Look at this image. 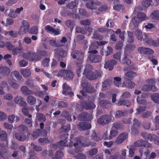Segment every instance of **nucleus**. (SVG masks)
Wrapping results in <instances>:
<instances>
[{
	"instance_id": "nucleus-19",
	"label": "nucleus",
	"mask_w": 159,
	"mask_h": 159,
	"mask_svg": "<svg viewBox=\"0 0 159 159\" xmlns=\"http://www.w3.org/2000/svg\"><path fill=\"white\" fill-rule=\"evenodd\" d=\"M128 135L127 134L125 133L120 134L117 137L115 142L117 144L122 143L128 137Z\"/></svg>"
},
{
	"instance_id": "nucleus-55",
	"label": "nucleus",
	"mask_w": 159,
	"mask_h": 159,
	"mask_svg": "<svg viewBox=\"0 0 159 159\" xmlns=\"http://www.w3.org/2000/svg\"><path fill=\"white\" fill-rule=\"evenodd\" d=\"M66 25L68 27L70 28V30H72L74 27V23L71 20H68L65 22Z\"/></svg>"
},
{
	"instance_id": "nucleus-31",
	"label": "nucleus",
	"mask_w": 159,
	"mask_h": 159,
	"mask_svg": "<svg viewBox=\"0 0 159 159\" xmlns=\"http://www.w3.org/2000/svg\"><path fill=\"white\" fill-rule=\"evenodd\" d=\"M10 73L9 68L5 66H0V73L4 75H7Z\"/></svg>"
},
{
	"instance_id": "nucleus-43",
	"label": "nucleus",
	"mask_w": 159,
	"mask_h": 159,
	"mask_svg": "<svg viewBox=\"0 0 159 159\" xmlns=\"http://www.w3.org/2000/svg\"><path fill=\"white\" fill-rule=\"evenodd\" d=\"M7 139V134L5 131H0V140L2 141H6Z\"/></svg>"
},
{
	"instance_id": "nucleus-59",
	"label": "nucleus",
	"mask_w": 159,
	"mask_h": 159,
	"mask_svg": "<svg viewBox=\"0 0 159 159\" xmlns=\"http://www.w3.org/2000/svg\"><path fill=\"white\" fill-rule=\"evenodd\" d=\"M92 38L93 39H96L99 40H103L104 36L103 35H101L99 34L96 33L93 34L92 36Z\"/></svg>"
},
{
	"instance_id": "nucleus-5",
	"label": "nucleus",
	"mask_w": 159,
	"mask_h": 159,
	"mask_svg": "<svg viewBox=\"0 0 159 159\" xmlns=\"http://www.w3.org/2000/svg\"><path fill=\"white\" fill-rule=\"evenodd\" d=\"M11 157V154L5 145L0 144V159H9Z\"/></svg>"
},
{
	"instance_id": "nucleus-36",
	"label": "nucleus",
	"mask_w": 159,
	"mask_h": 159,
	"mask_svg": "<svg viewBox=\"0 0 159 159\" xmlns=\"http://www.w3.org/2000/svg\"><path fill=\"white\" fill-rule=\"evenodd\" d=\"M64 154L61 150H58L55 154L52 156V159H61L63 156Z\"/></svg>"
},
{
	"instance_id": "nucleus-48",
	"label": "nucleus",
	"mask_w": 159,
	"mask_h": 159,
	"mask_svg": "<svg viewBox=\"0 0 159 159\" xmlns=\"http://www.w3.org/2000/svg\"><path fill=\"white\" fill-rule=\"evenodd\" d=\"M113 126L115 128L117 129L122 130L123 129L122 124L121 121L114 122L113 124Z\"/></svg>"
},
{
	"instance_id": "nucleus-49",
	"label": "nucleus",
	"mask_w": 159,
	"mask_h": 159,
	"mask_svg": "<svg viewBox=\"0 0 159 159\" xmlns=\"http://www.w3.org/2000/svg\"><path fill=\"white\" fill-rule=\"evenodd\" d=\"M152 99L156 103H159V93H154L151 96Z\"/></svg>"
},
{
	"instance_id": "nucleus-63",
	"label": "nucleus",
	"mask_w": 159,
	"mask_h": 159,
	"mask_svg": "<svg viewBox=\"0 0 159 159\" xmlns=\"http://www.w3.org/2000/svg\"><path fill=\"white\" fill-rule=\"evenodd\" d=\"M61 129L64 132L67 133L70 130V124H68L66 126H62Z\"/></svg>"
},
{
	"instance_id": "nucleus-60",
	"label": "nucleus",
	"mask_w": 159,
	"mask_h": 159,
	"mask_svg": "<svg viewBox=\"0 0 159 159\" xmlns=\"http://www.w3.org/2000/svg\"><path fill=\"white\" fill-rule=\"evenodd\" d=\"M18 129L19 131L24 132H26L28 131V127L25 125H19L18 127Z\"/></svg>"
},
{
	"instance_id": "nucleus-1",
	"label": "nucleus",
	"mask_w": 159,
	"mask_h": 159,
	"mask_svg": "<svg viewBox=\"0 0 159 159\" xmlns=\"http://www.w3.org/2000/svg\"><path fill=\"white\" fill-rule=\"evenodd\" d=\"M93 67L91 65L87 66L84 69L83 74L85 75L86 78L90 80H93L101 77L103 75L102 71L100 70H96L94 71L92 70Z\"/></svg>"
},
{
	"instance_id": "nucleus-50",
	"label": "nucleus",
	"mask_w": 159,
	"mask_h": 159,
	"mask_svg": "<svg viewBox=\"0 0 159 159\" xmlns=\"http://www.w3.org/2000/svg\"><path fill=\"white\" fill-rule=\"evenodd\" d=\"M28 31L29 33L30 34H37L38 33V27L36 26H33Z\"/></svg>"
},
{
	"instance_id": "nucleus-42",
	"label": "nucleus",
	"mask_w": 159,
	"mask_h": 159,
	"mask_svg": "<svg viewBox=\"0 0 159 159\" xmlns=\"http://www.w3.org/2000/svg\"><path fill=\"white\" fill-rule=\"evenodd\" d=\"M136 37L138 39L140 40H143L144 37V34L143 35L142 31L139 30H136L135 32Z\"/></svg>"
},
{
	"instance_id": "nucleus-51",
	"label": "nucleus",
	"mask_w": 159,
	"mask_h": 159,
	"mask_svg": "<svg viewBox=\"0 0 159 159\" xmlns=\"http://www.w3.org/2000/svg\"><path fill=\"white\" fill-rule=\"evenodd\" d=\"M114 84L117 87H119L121 85V78L119 77H116L114 78Z\"/></svg>"
},
{
	"instance_id": "nucleus-13",
	"label": "nucleus",
	"mask_w": 159,
	"mask_h": 159,
	"mask_svg": "<svg viewBox=\"0 0 159 159\" xmlns=\"http://www.w3.org/2000/svg\"><path fill=\"white\" fill-rule=\"evenodd\" d=\"M138 51L140 54L146 55L152 54L154 53L153 50L152 49L142 46L138 48Z\"/></svg>"
},
{
	"instance_id": "nucleus-53",
	"label": "nucleus",
	"mask_w": 159,
	"mask_h": 159,
	"mask_svg": "<svg viewBox=\"0 0 159 159\" xmlns=\"http://www.w3.org/2000/svg\"><path fill=\"white\" fill-rule=\"evenodd\" d=\"M132 22L135 27H138L139 23L142 22L137 17H133L132 19Z\"/></svg>"
},
{
	"instance_id": "nucleus-27",
	"label": "nucleus",
	"mask_w": 159,
	"mask_h": 159,
	"mask_svg": "<svg viewBox=\"0 0 159 159\" xmlns=\"http://www.w3.org/2000/svg\"><path fill=\"white\" fill-rule=\"evenodd\" d=\"M62 89H63L62 93L63 94L65 95H68L69 92L71 91V87L67 83H64L62 86Z\"/></svg>"
},
{
	"instance_id": "nucleus-47",
	"label": "nucleus",
	"mask_w": 159,
	"mask_h": 159,
	"mask_svg": "<svg viewBox=\"0 0 159 159\" xmlns=\"http://www.w3.org/2000/svg\"><path fill=\"white\" fill-rule=\"evenodd\" d=\"M151 17L153 19L159 20V11H154L150 15Z\"/></svg>"
},
{
	"instance_id": "nucleus-25",
	"label": "nucleus",
	"mask_w": 159,
	"mask_h": 159,
	"mask_svg": "<svg viewBox=\"0 0 159 159\" xmlns=\"http://www.w3.org/2000/svg\"><path fill=\"white\" fill-rule=\"evenodd\" d=\"M136 76H137V74L136 72L133 71H129L125 74L124 78L128 81H130L132 80Z\"/></svg>"
},
{
	"instance_id": "nucleus-10",
	"label": "nucleus",
	"mask_w": 159,
	"mask_h": 159,
	"mask_svg": "<svg viewBox=\"0 0 159 159\" xmlns=\"http://www.w3.org/2000/svg\"><path fill=\"white\" fill-rule=\"evenodd\" d=\"M92 118V115L86 112H83L78 116V120L80 121H89Z\"/></svg>"
},
{
	"instance_id": "nucleus-38",
	"label": "nucleus",
	"mask_w": 159,
	"mask_h": 159,
	"mask_svg": "<svg viewBox=\"0 0 159 159\" xmlns=\"http://www.w3.org/2000/svg\"><path fill=\"white\" fill-rule=\"evenodd\" d=\"M130 102L129 100H119L116 104L118 106H124L128 107L130 104Z\"/></svg>"
},
{
	"instance_id": "nucleus-22",
	"label": "nucleus",
	"mask_w": 159,
	"mask_h": 159,
	"mask_svg": "<svg viewBox=\"0 0 159 159\" xmlns=\"http://www.w3.org/2000/svg\"><path fill=\"white\" fill-rule=\"evenodd\" d=\"M81 103L86 110H92L95 108L96 107L95 104L90 102H82Z\"/></svg>"
},
{
	"instance_id": "nucleus-12",
	"label": "nucleus",
	"mask_w": 159,
	"mask_h": 159,
	"mask_svg": "<svg viewBox=\"0 0 159 159\" xmlns=\"http://www.w3.org/2000/svg\"><path fill=\"white\" fill-rule=\"evenodd\" d=\"M102 57L99 55L95 54H89L88 56V59L93 63H98L101 61Z\"/></svg>"
},
{
	"instance_id": "nucleus-54",
	"label": "nucleus",
	"mask_w": 159,
	"mask_h": 159,
	"mask_svg": "<svg viewBox=\"0 0 159 159\" xmlns=\"http://www.w3.org/2000/svg\"><path fill=\"white\" fill-rule=\"evenodd\" d=\"M76 65L78 68L76 69V74L78 77L80 76V73L81 72V68L82 67V63H79L78 62L76 63Z\"/></svg>"
},
{
	"instance_id": "nucleus-32",
	"label": "nucleus",
	"mask_w": 159,
	"mask_h": 159,
	"mask_svg": "<svg viewBox=\"0 0 159 159\" xmlns=\"http://www.w3.org/2000/svg\"><path fill=\"white\" fill-rule=\"evenodd\" d=\"M21 90L23 94L25 95H28L33 94V92L31 90H29L28 87L25 86L22 87Z\"/></svg>"
},
{
	"instance_id": "nucleus-21",
	"label": "nucleus",
	"mask_w": 159,
	"mask_h": 159,
	"mask_svg": "<svg viewBox=\"0 0 159 159\" xmlns=\"http://www.w3.org/2000/svg\"><path fill=\"white\" fill-rule=\"evenodd\" d=\"M14 135L16 139L20 141L23 142L26 139V136L21 132H16Z\"/></svg>"
},
{
	"instance_id": "nucleus-62",
	"label": "nucleus",
	"mask_w": 159,
	"mask_h": 159,
	"mask_svg": "<svg viewBox=\"0 0 159 159\" xmlns=\"http://www.w3.org/2000/svg\"><path fill=\"white\" fill-rule=\"evenodd\" d=\"M118 134L117 131L115 130H111L110 132V135L109 136V139H111L113 137L116 136Z\"/></svg>"
},
{
	"instance_id": "nucleus-17",
	"label": "nucleus",
	"mask_w": 159,
	"mask_h": 159,
	"mask_svg": "<svg viewBox=\"0 0 159 159\" xmlns=\"http://www.w3.org/2000/svg\"><path fill=\"white\" fill-rule=\"evenodd\" d=\"M74 143H73V145L75 148V152L78 153L79 152H81L80 147H77L78 145H80L82 143H81V139L80 137H77L75 138L74 139Z\"/></svg>"
},
{
	"instance_id": "nucleus-18",
	"label": "nucleus",
	"mask_w": 159,
	"mask_h": 159,
	"mask_svg": "<svg viewBox=\"0 0 159 159\" xmlns=\"http://www.w3.org/2000/svg\"><path fill=\"white\" fill-rule=\"evenodd\" d=\"M117 61L113 59L109 60L104 64V67L106 69H108L109 70H112L114 66L117 64Z\"/></svg>"
},
{
	"instance_id": "nucleus-44",
	"label": "nucleus",
	"mask_w": 159,
	"mask_h": 159,
	"mask_svg": "<svg viewBox=\"0 0 159 159\" xmlns=\"http://www.w3.org/2000/svg\"><path fill=\"white\" fill-rule=\"evenodd\" d=\"M11 76L12 78H14V77L17 80H20L22 78V76L20 75L19 72L17 71H14L11 74Z\"/></svg>"
},
{
	"instance_id": "nucleus-4",
	"label": "nucleus",
	"mask_w": 159,
	"mask_h": 159,
	"mask_svg": "<svg viewBox=\"0 0 159 159\" xmlns=\"http://www.w3.org/2000/svg\"><path fill=\"white\" fill-rule=\"evenodd\" d=\"M24 57L25 58L31 61H36L41 60L42 57L37 52H28L25 54Z\"/></svg>"
},
{
	"instance_id": "nucleus-15",
	"label": "nucleus",
	"mask_w": 159,
	"mask_h": 159,
	"mask_svg": "<svg viewBox=\"0 0 159 159\" xmlns=\"http://www.w3.org/2000/svg\"><path fill=\"white\" fill-rule=\"evenodd\" d=\"M99 104L101 107L103 109L110 108L112 106V103L110 100H102L99 102Z\"/></svg>"
},
{
	"instance_id": "nucleus-2",
	"label": "nucleus",
	"mask_w": 159,
	"mask_h": 159,
	"mask_svg": "<svg viewBox=\"0 0 159 159\" xmlns=\"http://www.w3.org/2000/svg\"><path fill=\"white\" fill-rule=\"evenodd\" d=\"M84 52L81 50H74L72 51L71 56L73 59L79 61V63H82L84 58Z\"/></svg>"
},
{
	"instance_id": "nucleus-34",
	"label": "nucleus",
	"mask_w": 159,
	"mask_h": 159,
	"mask_svg": "<svg viewBox=\"0 0 159 159\" xmlns=\"http://www.w3.org/2000/svg\"><path fill=\"white\" fill-rule=\"evenodd\" d=\"M79 2V0H75L74 1H71L67 4L66 7L69 9H73L77 7Z\"/></svg>"
},
{
	"instance_id": "nucleus-11",
	"label": "nucleus",
	"mask_w": 159,
	"mask_h": 159,
	"mask_svg": "<svg viewBox=\"0 0 159 159\" xmlns=\"http://www.w3.org/2000/svg\"><path fill=\"white\" fill-rule=\"evenodd\" d=\"M134 145L137 147H143L144 148H150L152 147V144L148 141L143 139H140L136 141L134 143Z\"/></svg>"
},
{
	"instance_id": "nucleus-16",
	"label": "nucleus",
	"mask_w": 159,
	"mask_h": 159,
	"mask_svg": "<svg viewBox=\"0 0 159 159\" xmlns=\"http://www.w3.org/2000/svg\"><path fill=\"white\" fill-rule=\"evenodd\" d=\"M134 123L131 128L132 133L134 134H136L139 132V128L140 124L136 118H134Z\"/></svg>"
},
{
	"instance_id": "nucleus-29",
	"label": "nucleus",
	"mask_w": 159,
	"mask_h": 159,
	"mask_svg": "<svg viewBox=\"0 0 159 159\" xmlns=\"http://www.w3.org/2000/svg\"><path fill=\"white\" fill-rule=\"evenodd\" d=\"M24 51V49L21 46L17 47L14 48L12 51V52L14 55L22 53Z\"/></svg>"
},
{
	"instance_id": "nucleus-28",
	"label": "nucleus",
	"mask_w": 159,
	"mask_h": 159,
	"mask_svg": "<svg viewBox=\"0 0 159 159\" xmlns=\"http://www.w3.org/2000/svg\"><path fill=\"white\" fill-rule=\"evenodd\" d=\"M154 40H152L151 37H149V35L146 33L144 34V37L143 39V41L146 43L147 44L152 45L153 41Z\"/></svg>"
},
{
	"instance_id": "nucleus-37",
	"label": "nucleus",
	"mask_w": 159,
	"mask_h": 159,
	"mask_svg": "<svg viewBox=\"0 0 159 159\" xmlns=\"http://www.w3.org/2000/svg\"><path fill=\"white\" fill-rule=\"evenodd\" d=\"M86 6L88 8L91 10H95L97 8L96 4L93 0L87 2Z\"/></svg>"
},
{
	"instance_id": "nucleus-26",
	"label": "nucleus",
	"mask_w": 159,
	"mask_h": 159,
	"mask_svg": "<svg viewBox=\"0 0 159 159\" xmlns=\"http://www.w3.org/2000/svg\"><path fill=\"white\" fill-rule=\"evenodd\" d=\"M141 136L145 139L148 140L150 142H152L153 140L154 135L150 134H148L145 132H143L141 133Z\"/></svg>"
},
{
	"instance_id": "nucleus-39",
	"label": "nucleus",
	"mask_w": 159,
	"mask_h": 159,
	"mask_svg": "<svg viewBox=\"0 0 159 159\" xmlns=\"http://www.w3.org/2000/svg\"><path fill=\"white\" fill-rule=\"evenodd\" d=\"M127 114V112L126 110L117 111L115 113V117L119 118L126 115Z\"/></svg>"
},
{
	"instance_id": "nucleus-57",
	"label": "nucleus",
	"mask_w": 159,
	"mask_h": 159,
	"mask_svg": "<svg viewBox=\"0 0 159 159\" xmlns=\"http://www.w3.org/2000/svg\"><path fill=\"white\" fill-rule=\"evenodd\" d=\"M128 37L127 38V42L129 43H133L134 42V38L133 33L130 31H128Z\"/></svg>"
},
{
	"instance_id": "nucleus-3",
	"label": "nucleus",
	"mask_w": 159,
	"mask_h": 159,
	"mask_svg": "<svg viewBox=\"0 0 159 159\" xmlns=\"http://www.w3.org/2000/svg\"><path fill=\"white\" fill-rule=\"evenodd\" d=\"M82 88V90L80 91L83 96H86V93H91L94 92V89L91 86L90 84L87 82H84L81 83Z\"/></svg>"
},
{
	"instance_id": "nucleus-20",
	"label": "nucleus",
	"mask_w": 159,
	"mask_h": 159,
	"mask_svg": "<svg viewBox=\"0 0 159 159\" xmlns=\"http://www.w3.org/2000/svg\"><path fill=\"white\" fill-rule=\"evenodd\" d=\"M23 100V98L21 96H17L14 98V101L15 103L19 104L20 106H26L27 103Z\"/></svg>"
},
{
	"instance_id": "nucleus-45",
	"label": "nucleus",
	"mask_w": 159,
	"mask_h": 159,
	"mask_svg": "<svg viewBox=\"0 0 159 159\" xmlns=\"http://www.w3.org/2000/svg\"><path fill=\"white\" fill-rule=\"evenodd\" d=\"M20 72L22 75L25 78L28 77L31 75V71L30 70L28 69L21 70Z\"/></svg>"
},
{
	"instance_id": "nucleus-41",
	"label": "nucleus",
	"mask_w": 159,
	"mask_h": 159,
	"mask_svg": "<svg viewBox=\"0 0 159 159\" xmlns=\"http://www.w3.org/2000/svg\"><path fill=\"white\" fill-rule=\"evenodd\" d=\"M127 56V54H124V57L122 58V62L123 64L131 66L132 65H131V61L128 58Z\"/></svg>"
},
{
	"instance_id": "nucleus-61",
	"label": "nucleus",
	"mask_w": 159,
	"mask_h": 159,
	"mask_svg": "<svg viewBox=\"0 0 159 159\" xmlns=\"http://www.w3.org/2000/svg\"><path fill=\"white\" fill-rule=\"evenodd\" d=\"M68 106V103L60 101L58 103V107L59 108H67Z\"/></svg>"
},
{
	"instance_id": "nucleus-35",
	"label": "nucleus",
	"mask_w": 159,
	"mask_h": 159,
	"mask_svg": "<svg viewBox=\"0 0 159 159\" xmlns=\"http://www.w3.org/2000/svg\"><path fill=\"white\" fill-rule=\"evenodd\" d=\"M27 102L31 106L34 105L36 102V99L33 96H29L27 98Z\"/></svg>"
},
{
	"instance_id": "nucleus-46",
	"label": "nucleus",
	"mask_w": 159,
	"mask_h": 159,
	"mask_svg": "<svg viewBox=\"0 0 159 159\" xmlns=\"http://www.w3.org/2000/svg\"><path fill=\"white\" fill-rule=\"evenodd\" d=\"M23 108L22 109V111L23 114L27 116H28L29 118L32 117V115L29 114L30 108L27 107L26 106L23 107Z\"/></svg>"
},
{
	"instance_id": "nucleus-30",
	"label": "nucleus",
	"mask_w": 159,
	"mask_h": 159,
	"mask_svg": "<svg viewBox=\"0 0 159 159\" xmlns=\"http://www.w3.org/2000/svg\"><path fill=\"white\" fill-rule=\"evenodd\" d=\"M49 43L51 46L55 47H61L63 46V44L60 42L59 40L56 41V40H50L49 41Z\"/></svg>"
},
{
	"instance_id": "nucleus-24",
	"label": "nucleus",
	"mask_w": 159,
	"mask_h": 159,
	"mask_svg": "<svg viewBox=\"0 0 159 159\" xmlns=\"http://www.w3.org/2000/svg\"><path fill=\"white\" fill-rule=\"evenodd\" d=\"M44 29L48 32L51 34H54L55 35H58L60 34L58 30L55 29L52 26L49 25L46 26Z\"/></svg>"
},
{
	"instance_id": "nucleus-6",
	"label": "nucleus",
	"mask_w": 159,
	"mask_h": 159,
	"mask_svg": "<svg viewBox=\"0 0 159 159\" xmlns=\"http://www.w3.org/2000/svg\"><path fill=\"white\" fill-rule=\"evenodd\" d=\"M59 74L61 76L64 77L66 80H72L75 75L73 72L70 70H60Z\"/></svg>"
},
{
	"instance_id": "nucleus-23",
	"label": "nucleus",
	"mask_w": 159,
	"mask_h": 159,
	"mask_svg": "<svg viewBox=\"0 0 159 159\" xmlns=\"http://www.w3.org/2000/svg\"><path fill=\"white\" fill-rule=\"evenodd\" d=\"M44 136L43 138H40L38 140L39 142L41 143L42 145H44L46 144H49L50 143V141L48 137H47L48 133L46 131H45L43 133Z\"/></svg>"
},
{
	"instance_id": "nucleus-7",
	"label": "nucleus",
	"mask_w": 159,
	"mask_h": 159,
	"mask_svg": "<svg viewBox=\"0 0 159 159\" xmlns=\"http://www.w3.org/2000/svg\"><path fill=\"white\" fill-rule=\"evenodd\" d=\"M68 134H65L62 135V137H64L65 139L63 140H60L57 143V144L59 148H61L63 147H69L71 148L73 146V142L71 141H70V143L68 144L67 143Z\"/></svg>"
},
{
	"instance_id": "nucleus-9",
	"label": "nucleus",
	"mask_w": 159,
	"mask_h": 159,
	"mask_svg": "<svg viewBox=\"0 0 159 159\" xmlns=\"http://www.w3.org/2000/svg\"><path fill=\"white\" fill-rule=\"evenodd\" d=\"M22 25L20 27L18 33L20 35H23L27 32L30 28V24L26 20H24L22 22Z\"/></svg>"
},
{
	"instance_id": "nucleus-64",
	"label": "nucleus",
	"mask_w": 159,
	"mask_h": 159,
	"mask_svg": "<svg viewBox=\"0 0 159 159\" xmlns=\"http://www.w3.org/2000/svg\"><path fill=\"white\" fill-rule=\"evenodd\" d=\"M50 59L49 58H45L42 61V65L45 67H48L49 66V63Z\"/></svg>"
},
{
	"instance_id": "nucleus-58",
	"label": "nucleus",
	"mask_w": 159,
	"mask_h": 159,
	"mask_svg": "<svg viewBox=\"0 0 159 159\" xmlns=\"http://www.w3.org/2000/svg\"><path fill=\"white\" fill-rule=\"evenodd\" d=\"M37 118L39 121L41 122H44L46 120L45 116L41 113H39L36 115Z\"/></svg>"
},
{
	"instance_id": "nucleus-8",
	"label": "nucleus",
	"mask_w": 159,
	"mask_h": 159,
	"mask_svg": "<svg viewBox=\"0 0 159 159\" xmlns=\"http://www.w3.org/2000/svg\"><path fill=\"white\" fill-rule=\"evenodd\" d=\"M111 118L110 116L104 115L101 116L97 120V123L101 125H104L110 123L111 120Z\"/></svg>"
},
{
	"instance_id": "nucleus-40",
	"label": "nucleus",
	"mask_w": 159,
	"mask_h": 159,
	"mask_svg": "<svg viewBox=\"0 0 159 159\" xmlns=\"http://www.w3.org/2000/svg\"><path fill=\"white\" fill-rule=\"evenodd\" d=\"M96 143L95 142H92L88 140L85 141V142L82 143L81 146L83 147H88L90 146L94 147L96 146Z\"/></svg>"
},
{
	"instance_id": "nucleus-56",
	"label": "nucleus",
	"mask_w": 159,
	"mask_h": 159,
	"mask_svg": "<svg viewBox=\"0 0 159 159\" xmlns=\"http://www.w3.org/2000/svg\"><path fill=\"white\" fill-rule=\"evenodd\" d=\"M135 48V46L133 44H127L125 48V51L129 52L133 51Z\"/></svg>"
},
{
	"instance_id": "nucleus-52",
	"label": "nucleus",
	"mask_w": 159,
	"mask_h": 159,
	"mask_svg": "<svg viewBox=\"0 0 159 159\" xmlns=\"http://www.w3.org/2000/svg\"><path fill=\"white\" fill-rule=\"evenodd\" d=\"M137 17L139 19L140 21H142L148 19L145 14L142 12H139L137 14Z\"/></svg>"
},
{
	"instance_id": "nucleus-14",
	"label": "nucleus",
	"mask_w": 159,
	"mask_h": 159,
	"mask_svg": "<svg viewBox=\"0 0 159 159\" xmlns=\"http://www.w3.org/2000/svg\"><path fill=\"white\" fill-rule=\"evenodd\" d=\"M77 127L80 130L84 131L90 129L91 125L89 123L81 122L77 125Z\"/></svg>"
},
{
	"instance_id": "nucleus-33",
	"label": "nucleus",
	"mask_w": 159,
	"mask_h": 159,
	"mask_svg": "<svg viewBox=\"0 0 159 159\" xmlns=\"http://www.w3.org/2000/svg\"><path fill=\"white\" fill-rule=\"evenodd\" d=\"M112 82V80L110 79H108L105 80L102 82V87L104 90L108 89L111 85Z\"/></svg>"
}]
</instances>
